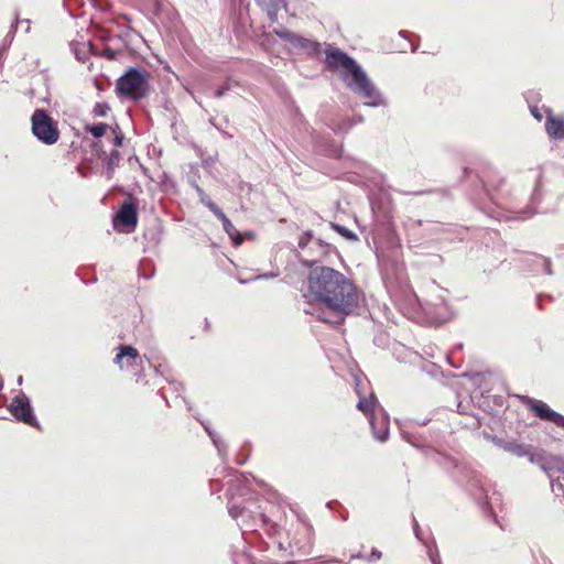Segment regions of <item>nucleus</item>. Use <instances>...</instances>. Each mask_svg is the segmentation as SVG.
Returning <instances> with one entry per match:
<instances>
[{
  "instance_id": "nucleus-1",
  "label": "nucleus",
  "mask_w": 564,
  "mask_h": 564,
  "mask_svg": "<svg viewBox=\"0 0 564 564\" xmlns=\"http://www.w3.org/2000/svg\"><path fill=\"white\" fill-rule=\"evenodd\" d=\"M305 314L332 326L340 325L359 305L360 294L349 278L325 265L313 268L302 288Z\"/></svg>"
},
{
  "instance_id": "nucleus-2",
  "label": "nucleus",
  "mask_w": 564,
  "mask_h": 564,
  "mask_svg": "<svg viewBox=\"0 0 564 564\" xmlns=\"http://www.w3.org/2000/svg\"><path fill=\"white\" fill-rule=\"evenodd\" d=\"M326 63L330 68H341L340 78L368 107H387L388 100L370 80L361 66L345 52L328 45Z\"/></svg>"
},
{
  "instance_id": "nucleus-3",
  "label": "nucleus",
  "mask_w": 564,
  "mask_h": 564,
  "mask_svg": "<svg viewBox=\"0 0 564 564\" xmlns=\"http://www.w3.org/2000/svg\"><path fill=\"white\" fill-rule=\"evenodd\" d=\"M426 455L445 470L451 471V476L459 486L465 487L473 495L479 498L481 497L482 476L477 470L465 463H458L454 458L430 447Z\"/></svg>"
},
{
  "instance_id": "nucleus-4",
  "label": "nucleus",
  "mask_w": 564,
  "mask_h": 564,
  "mask_svg": "<svg viewBox=\"0 0 564 564\" xmlns=\"http://www.w3.org/2000/svg\"><path fill=\"white\" fill-rule=\"evenodd\" d=\"M245 477L241 475H235V478L230 479L228 481V495H229V501H228V512L230 517L235 520L238 518H242L241 523H238L241 528H256L259 524L261 527H267L270 523L269 518L260 511H253L250 507L240 506L235 502V496L236 494H239L240 496H245L249 489L243 484Z\"/></svg>"
},
{
  "instance_id": "nucleus-5",
  "label": "nucleus",
  "mask_w": 564,
  "mask_h": 564,
  "mask_svg": "<svg viewBox=\"0 0 564 564\" xmlns=\"http://www.w3.org/2000/svg\"><path fill=\"white\" fill-rule=\"evenodd\" d=\"M354 381L355 391L359 398L357 402V409L369 419L375 438L380 442H386L389 436L388 423L386 420H382L380 426H377L373 413L376 406L378 405L377 398L373 392H370L368 397L366 395V388L369 384V381L364 375H354Z\"/></svg>"
},
{
  "instance_id": "nucleus-6",
  "label": "nucleus",
  "mask_w": 564,
  "mask_h": 564,
  "mask_svg": "<svg viewBox=\"0 0 564 564\" xmlns=\"http://www.w3.org/2000/svg\"><path fill=\"white\" fill-rule=\"evenodd\" d=\"M148 90V73L145 70L131 67L117 79L116 93L118 96L139 100L147 95Z\"/></svg>"
},
{
  "instance_id": "nucleus-7",
  "label": "nucleus",
  "mask_w": 564,
  "mask_h": 564,
  "mask_svg": "<svg viewBox=\"0 0 564 564\" xmlns=\"http://www.w3.org/2000/svg\"><path fill=\"white\" fill-rule=\"evenodd\" d=\"M333 250L332 245L315 238L312 231H305L299 238L297 257L307 267L323 261Z\"/></svg>"
},
{
  "instance_id": "nucleus-8",
  "label": "nucleus",
  "mask_w": 564,
  "mask_h": 564,
  "mask_svg": "<svg viewBox=\"0 0 564 564\" xmlns=\"http://www.w3.org/2000/svg\"><path fill=\"white\" fill-rule=\"evenodd\" d=\"M523 180L532 186V191L529 197V204L523 209H519L516 213L520 218L525 219L536 214L538 206L543 200L545 185L543 167L536 166L528 170L523 174Z\"/></svg>"
},
{
  "instance_id": "nucleus-9",
  "label": "nucleus",
  "mask_w": 564,
  "mask_h": 564,
  "mask_svg": "<svg viewBox=\"0 0 564 564\" xmlns=\"http://www.w3.org/2000/svg\"><path fill=\"white\" fill-rule=\"evenodd\" d=\"M31 128L34 137L46 145L58 141L57 123L44 109L34 110L31 117Z\"/></svg>"
},
{
  "instance_id": "nucleus-10",
  "label": "nucleus",
  "mask_w": 564,
  "mask_h": 564,
  "mask_svg": "<svg viewBox=\"0 0 564 564\" xmlns=\"http://www.w3.org/2000/svg\"><path fill=\"white\" fill-rule=\"evenodd\" d=\"M273 33L289 45V51L292 53H304L310 56L319 54L321 44L318 42L303 37L285 28L274 29Z\"/></svg>"
},
{
  "instance_id": "nucleus-11",
  "label": "nucleus",
  "mask_w": 564,
  "mask_h": 564,
  "mask_svg": "<svg viewBox=\"0 0 564 564\" xmlns=\"http://www.w3.org/2000/svg\"><path fill=\"white\" fill-rule=\"evenodd\" d=\"M9 410L19 422L39 427V422L34 415L30 400L23 392H20L12 399Z\"/></svg>"
},
{
  "instance_id": "nucleus-12",
  "label": "nucleus",
  "mask_w": 564,
  "mask_h": 564,
  "mask_svg": "<svg viewBox=\"0 0 564 564\" xmlns=\"http://www.w3.org/2000/svg\"><path fill=\"white\" fill-rule=\"evenodd\" d=\"M527 404L529 409L533 411L535 415L541 420L550 421L558 427L564 429V415L552 410L545 402L532 398H527Z\"/></svg>"
},
{
  "instance_id": "nucleus-13",
  "label": "nucleus",
  "mask_w": 564,
  "mask_h": 564,
  "mask_svg": "<svg viewBox=\"0 0 564 564\" xmlns=\"http://www.w3.org/2000/svg\"><path fill=\"white\" fill-rule=\"evenodd\" d=\"M138 224V210L133 203L124 202L113 218V226L118 229L119 226L126 227L128 232L134 230Z\"/></svg>"
},
{
  "instance_id": "nucleus-14",
  "label": "nucleus",
  "mask_w": 564,
  "mask_h": 564,
  "mask_svg": "<svg viewBox=\"0 0 564 564\" xmlns=\"http://www.w3.org/2000/svg\"><path fill=\"white\" fill-rule=\"evenodd\" d=\"M113 362L119 366L120 369H129L138 362H142L139 351L132 346H120L119 352L116 355Z\"/></svg>"
},
{
  "instance_id": "nucleus-15",
  "label": "nucleus",
  "mask_w": 564,
  "mask_h": 564,
  "mask_svg": "<svg viewBox=\"0 0 564 564\" xmlns=\"http://www.w3.org/2000/svg\"><path fill=\"white\" fill-rule=\"evenodd\" d=\"M545 131L552 140L564 139V117L554 116L550 109H545Z\"/></svg>"
},
{
  "instance_id": "nucleus-16",
  "label": "nucleus",
  "mask_w": 564,
  "mask_h": 564,
  "mask_svg": "<svg viewBox=\"0 0 564 564\" xmlns=\"http://www.w3.org/2000/svg\"><path fill=\"white\" fill-rule=\"evenodd\" d=\"M501 447L518 457H524L529 455V445L518 443V442H507L501 445Z\"/></svg>"
},
{
  "instance_id": "nucleus-17",
  "label": "nucleus",
  "mask_w": 564,
  "mask_h": 564,
  "mask_svg": "<svg viewBox=\"0 0 564 564\" xmlns=\"http://www.w3.org/2000/svg\"><path fill=\"white\" fill-rule=\"evenodd\" d=\"M204 429H205V431L208 433V435H209V437H210V440H212L213 444H214V445H215V447L217 448L218 454H219V455H220V457L224 459L225 454H226V449H227L226 444L224 443V441L220 438V436H219L217 433H215V432H213L212 430H209V427H208V426H206L205 424H204Z\"/></svg>"
},
{
  "instance_id": "nucleus-18",
  "label": "nucleus",
  "mask_w": 564,
  "mask_h": 564,
  "mask_svg": "<svg viewBox=\"0 0 564 564\" xmlns=\"http://www.w3.org/2000/svg\"><path fill=\"white\" fill-rule=\"evenodd\" d=\"M378 260L381 269L386 272L389 271L390 265L393 268L395 273H401L403 271V263L399 261L390 262L384 256L378 254Z\"/></svg>"
},
{
  "instance_id": "nucleus-19",
  "label": "nucleus",
  "mask_w": 564,
  "mask_h": 564,
  "mask_svg": "<svg viewBox=\"0 0 564 564\" xmlns=\"http://www.w3.org/2000/svg\"><path fill=\"white\" fill-rule=\"evenodd\" d=\"M223 227H224V230L228 234L230 239L236 245H240L241 243L240 232L235 228V226L232 225V223L230 220L225 221V225H223Z\"/></svg>"
},
{
  "instance_id": "nucleus-20",
  "label": "nucleus",
  "mask_w": 564,
  "mask_h": 564,
  "mask_svg": "<svg viewBox=\"0 0 564 564\" xmlns=\"http://www.w3.org/2000/svg\"><path fill=\"white\" fill-rule=\"evenodd\" d=\"M332 227L340 235L343 236L344 238H346L347 240H350V241H357L358 240V236L352 232L351 230H349L348 228L341 226V225H338V224H334L332 223Z\"/></svg>"
},
{
  "instance_id": "nucleus-21",
  "label": "nucleus",
  "mask_w": 564,
  "mask_h": 564,
  "mask_svg": "<svg viewBox=\"0 0 564 564\" xmlns=\"http://www.w3.org/2000/svg\"><path fill=\"white\" fill-rule=\"evenodd\" d=\"M108 126L106 123L99 122L93 126L87 127V131L94 137V138H101L107 130Z\"/></svg>"
},
{
  "instance_id": "nucleus-22",
  "label": "nucleus",
  "mask_w": 564,
  "mask_h": 564,
  "mask_svg": "<svg viewBox=\"0 0 564 564\" xmlns=\"http://www.w3.org/2000/svg\"><path fill=\"white\" fill-rule=\"evenodd\" d=\"M195 191L197 193L199 202L206 206L207 208L214 204V202L209 198V196L204 192V189L198 185L195 184Z\"/></svg>"
},
{
  "instance_id": "nucleus-23",
  "label": "nucleus",
  "mask_w": 564,
  "mask_h": 564,
  "mask_svg": "<svg viewBox=\"0 0 564 564\" xmlns=\"http://www.w3.org/2000/svg\"><path fill=\"white\" fill-rule=\"evenodd\" d=\"M525 457H528L531 463L541 465V467L544 469V466L542 465V455L533 452L531 446L529 447V455H527Z\"/></svg>"
},
{
  "instance_id": "nucleus-24",
  "label": "nucleus",
  "mask_w": 564,
  "mask_h": 564,
  "mask_svg": "<svg viewBox=\"0 0 564 564\" xmlns=\"http://www.w3.org/2000/svg\"><path fill=\"white\" fill-rule=\"evenodd\" d=\"M109 110L107 104L97 102L94 107V115L97 117H105Z\"/></svg>"
},
{
  "instance_id": "nucleus-25",
  "label": "nucleus",
  "mask_w": 564,
  "mask_h": 564,
  "mask_svg": "<svg viewBox=\"0 0 564 564\" xmlns=\"http://www.w3.org/2000/svg\"><path fill=\"white\" fill-rule=\"evenodd\" d=\"M546 108H540L536 105H530V112L533 116L534 119L538 121H541L543 119V111L545 112Z\"/></svg>"
},
{
  "instance_id": "nucleus-26",
  "label": "nucleus",
  "mask_w": 564,
  "mask_h": 564,
  "mask_svg": "<svg viewBox=\"0 0 564 564\" xmlns=\"http://www.w3.org/2000/svg\"><path fill=\"white\" fill-rule=\"evenodd\" d=\"M230 89V85L229 84H225L223 86H220L219 88L216 89L215 91V97L216 98H221L225 96V94Z\"/></svg>"
},
{
  "instance_id": "nucleus-27",
  "label": "nucleus",
  "mask_w": 564,
  "mask_h": 564,
  "mask_svg": "<svg viewBox=\"0 0 564 564\" xmlns=\"http://www.w3.org/2000/svg\"><path fill=\"white\" fill-rule=\"evenodd\" d=\"M551 488H552V491L555 494V495H560V492H563V485L557 481V480H551Z\"/></svg>"
},
{
  "instance_id": "nucleus-28",
  "label": "nucleus",
  "mask_w": 564,
  "mask_h": 564,
  "mask_svg": "<svg viewBox=\"0 0 564 564\" xmlns=\"http://www.w3.org/2000/svg\"><path fill=\"white\" fill-rule=\"evenodd\" d=\"M542 262H543V269H544V272L545 274L547 275H552L553 272H552V269H551V261L546 258H541Z\"/></svg>"
},
{
  "instance_id": "nucleus-29",
  "label": "nucleus",
  "mask_w": 564,
  "mask_h": 564,
  "mask_svg": "<svg viewBox=\"0 0 564 564\" xmlns=\"http://www.w3.org/2000/svg\"><path fill=\"white\" fill-rule=\"evenodd\" d=\"M208 209L217 217L220 218L224 215L223 210L214 203Z\"/></svg>"
},
{
  "instance_id": "nucleus-30",
  "label": "nucleus",
  "mask_w": 564,
  "mask_h": 564,
  "mask_svg": "<svg viewBox=\"0 0 564 564\" xmlns=\"http://www.w3.org/2000/svg\"><path fill=\"white\" fill-rule=\"evenodd\" d=\"M382 556V553L376 549H373L370 553V556H369V561L370 562H375V561H378L380 560Z\"/></svg>"
},
{
  "instance_id": "nucleus-31",
  "label": "nucleus",
  "mask_w": 564,
  "mask_h": 564,
  "mask_svg": "<svg viewBox=\"0 0 564 564\" xmlns=\"http://www.w3.org/2000/svg\"><path fill=\"white\" fill-rule=\"evenodd\" d=\"M70 45H72V48H73V51H74V53H75V55H76V58H77L78 61L84 62V61H85V58H86L85 53H84V54H82V52H79V51L76 48L75 44H73V43H72Z\"/></svg>"
},
{
  "instance_id": "nucleus-32",
  "label": "nucleus",
  "mask_w": 564,
  "mask_h": 564,
  "mask_svg": "<svg viewBox=\"0 0 564 564\" xmlns=\"http://www.w3.org/2000/svg\"><path fill=\"white\" fill-rule=\"evenodd\" d=\"M18 25H23L25 26V32H29L30 31V20L29 19H23V20H19L17 19V26Z\"/></svg>"
},
{
  "instance_id": "nucleus-33",
  "label": "nucleus",
  "mask_w": 564,
  "mask_h": 564,
  "mask_svg": "<svg viewBox=\"0 0 564 564\" xmlns=\"http://www.w3.org/2000/svg\"><path fill=\"white\" fill-rule=\"evenodd\" d=\"M430 557L433 564H441V560L437 552L430 551Z\"/></svg>"
},
{
  "instance_id": "nucleus-34",
  "label": "nucleus",
  "mask_w": 564,
  "mask_h": 564,
  "mask_svg": "<svg viewBox=\"0 0 564 564\" xmlns=\"http://www.w3.org/2000/svg\"><path fill=\"white\" fill-rule=\"evenodd\" d=\"M413 530H414V534H415V536H416L419 540H421V534H420L421 530H420V525H419V523H417V521H416L415 519H413Z\"/></svg>"
},
{
  "instance_id": "nucleus-35",
  "label": "nucleus",
  "mask_w": 564,
  "mask_h": 564,
  "mask_svg": "<svg viewBox=\"0 0 564 564\" xmlns=\"http://www.w3.org/2000/svg\"><path fill=\"white\" fill-rule=\"evenodd\" d=\"M122 140H123V137H122L121 134H120V135H116V137H115V141H113V144H115L116 147H121V144H122Z\"/></svg>"
},
{
  "instance_id": "nucleus-36",
  "label": "nucleus",
  "mask_w": 564,
  "mask_h": 564,
  "mask_svg": "<svg viewBox=\"0 0 564 564\" xmlns=\"http://www.w3.org/2000/svg\"><path fill=\"white\" fill-rule=\"evenodd\" d=\"M408 442H410L415 447H422L423 446L419 442H416V440L408 438Z\"/></svg>"
},
{
  "instance_id": "nucleus-37",
  "label": "nucleus",
  "mask_w": 564,
  "mask_h": 564,
  "mask_svg": "<svg viewBox=\"0 0 564 564\" xmlns=\"http://www.w3.org/2000/svg\"><path fill=\"white\" fill-rule=\"evenodd\" d=\"M105 55L108 57V58H113L115 57V53L112 51H110L109 48L106 50V53Z\"/></svg>"
},
{
  "instance_id": "nucleus-38",
  "label": "nucleus",
  "mask_w": 564,
  "mask_h": 564,
  "mask_svg": "<svg viewBox=\"0 0 564 564\" xmlns=\"http://www.w3.org/2000/svg\"><path fill=\"white\" fill-rule=\"evenodd\" d=\"M276 274H273V273H270V274H263V275H259L258 279H269V278H273L275 276Z\"/></svg>"
},
{
  "instance_id": "nucleus-39",
  "label": "nucleus",
  "mask_w": 564,
  "mask_h": 564,
  "mask_svg": "<svg viewBox=\"0 0 564 564\" xmlns=\"http://www.w3.org/2000/svg\"><path fill=\"white\" fill-rule=\"evenodd\" d=\"M218 219L221 221V224H223V225H225V221H228V220H229V218H228L225 214H224V215H221V217H220V218H218Z\"/></svg>"
},
{
  "instance_id": "nucleus-40",
  "label": "nucleus",
  "mask_w": 564,
  "mask_h": 564,
  "mask_svg": "<svg viewBox=\"0 0 564 564\" xmlns=\"http://www.w3.org/2000/svg\"><path fill=\"white\" fill-rule=\"evenodd\" d=\"M142 276L144 279H151L153 276V272H151L150 274L149 273L142 274Z\"/></svg>"
},
{
  "instance_id": "nucleus-41",
  "label": "nucleus",
  "mask_w": 564,
  "mask_h": 564,
  "mask_svg": "<svg viewBox=\"0 0 564 564\" xmlns=\"http://www.w3.org/2000/svg\"><path fill=\"white\" fill-rule=\"evenodd\" d=\"M458 411H459L460 413H464V412H465V411H464V406L462 405V403H459V404H458Z\"/></svg>"
},
{
  "instance_id": "nucleus-42",
  "label": "nucleus",
  "mask_w": 564,
  "mask_h": 564,
  "mask_svg": "<svg viewBox=\"0 0 564 564\" xmlns=\"http://www.w3.org/2000/svg\"><path fill=\"white\" fill-rule=\"evenodd\" d=\"M349 128H351L350 123H348L345 128H338V130H348Z\"/></svg>"
},
{
  "instance_id": "nucleus-43",
  "label": "nucleus",
  "mask_w": 564,
  "mask_h": 564,
  "mask_svg": "<svg viewBox=\"0 0 564 564\" xmlns=\"http://www.w3.org/2000/svg\"><path fill=\"white\" fill-rule=\"evenodd\" d=\"M490 199H491L494 203L498 204L497 198H496L494 195H491V194H490Z\"/></svg>"
},
{
  "instance_id": "nucleus-44",
  "label": "nucleus",
  "mask_w": 564,
  "mask_h": 564,
  "mask_svg": "<svg viewBox=\"0 0 564 564\" xmlns=\"http://www.w3.org/2000/svg\"><path fill=\"white\" fill-rule=\"evenodd\" d=\"M281 3L283 4V8H284L285 10H288V8H286V7H288V2H286V1H283V2H281Z\"/></svg>"
},
{
  "instance_id": "nucleus-45",
  "label": "nucleus",
  "mask_w": 564,
  "mask_h": 564,
  "mask_svg": "<svg viewBox=\"0 0 564 564\" xmlns=\"http://www.w3.org/2000/svg\"><path fill=\"white\" fill-rule=\"evenodd\" d=\"M3 387V380H2V377L0 376V390L2 389Z\"/></svg>"
},
{
  "instance_id": "nucleus-46",
  "label": "nucleus",
  "mask_w": 564,
  "mask_h": 564,
  "mask_svg": "<svg viewBox=\"0 0 564 564\" xmlns=\"http://www.w3.org/2000/svg\"><path fill=\"white\" fill-rule=\"evenodd\" d=\"M279 549L280 550L284 549L282 543H279Z\"/></svg>"
},
{
  "instance_id": "nucleus-47",
  "label": "nucleus",
  "mask_w": 564,
  "mask_h": 564,
  "mask_svg": "<svg viewBox=\"0 0 564 564\" xmlns=\"http://www.w3.org/2000/svg\"><path fill=\"white\" fill-rule=\"evenodd\" d=\"M562 468L564 469V460H563V464H562Z\"/></svg>"
}]
</instances>
